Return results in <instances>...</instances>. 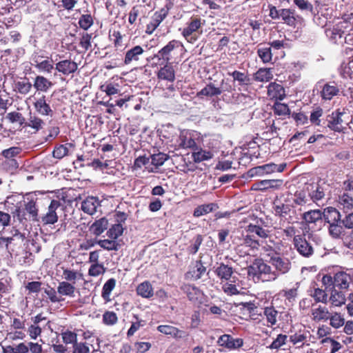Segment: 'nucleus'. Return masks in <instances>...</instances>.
<instances>
[{
    "label": "nucleus",
    "instance_id": "1",
    "mask_svg": "<svg viewBox=\"0 0 353 353\" xmlns=\"http://www.w3.org/2000/svg\"><path fill=\"white\" fill-rule=\"evenodd\" d=\"M248 274L262 282H272L277 279L273 267L262 259H256L252 264L248 267Z\"/></svg>",
    "mask_w": 353,
    "mask_h": 353
},
{
    "label": "nucleus",
    "instance_id": "2",
    "mask_svg": "<svg viewBox=\"0 0 353 353\" xmlns=\"http://www.w3.org/2000/svg\"><path fill=\"white\" fill-rule=\"evenodd\" d=\"M268 262L273 267L274 272L276 273L277 279L281 275L288 273L292 268V263L290 259L281 256L280 254L271 256Z\"/></svg>",
    "mask_w": 353,
    "mask_h": 353
},
{
    "label": "nucleus",
    "instance_id": "3",
    "mask_svg": "<svg viewBox=\"0 0 353 353\" xmlns=\"http://www.w3.org/2000/svg\"><path fill=\"white\" fill-rule=\"evenodd\" d=\"M205 22V21H203ZM201 19L199 17H192L190 21L187 23V27L184 28L182 30V35L190 43H194L197 40L196 33L201 28L202 24Z\"/></svg>",
    "mask_w": 353,
    "mask_h": 353
},
{
    "label": "nucleus",
    "instance_id": "4",
    "mask_svg": "<svg viewBox=\"0 0 353 353\" xmlns=\"http://www.w3.org/2000/svg\"><path fill=\"white\" fill-rule=\"evenodd\" d=\"M293 245L298 253L305 258H310L314 254V248L302 235L294 236Z\"/></svg>",
    "mask_w": 353,
    "mask_h": 353
},
{
    "label": "nucleus",
    "instance_id": "5",
    "mask_svg": "<svg viewBox=\"0 0 353 353\" xmlns=\"http://www.w3.org/2000/svg\"><path fill=\"white\" fill-rule=\"evenodd\" d=\"M285 167V163H281L279 165L273 163H268L250 169L248 171V174L250 176H254L255 175L261 176L264 174H272L275 172H281L284 170Z\"/></svg>",
    "mask_w": 353,
    "mask_h": 353
},
{
    "label": "nucleus",
    "instance_id": "6",
    "mask_svg": "<svg viewBox=\"0 0 353 353\" xmlns=\"http://www.w3.org/2000/svg\"><path fill=\"white\" fill-rule=\"evenodd\" d=\"M217 344L228 350H236L243 345L244 341L241 338H233L231 335L225 334L218 339Z\"/></svg>",
    "mask_w": 353,
    "mask_h": 353
},
{
    "label": "nucleus",
    "instance_id": "7",
    "mask_svg": "<svg viewBox=\"0 0 353 353\" xmlns=\"http://www.w3.org/2000/svg\"><path fill=\"white\" fill-rule=\"evenodd\" d=\"M261 250L264 252L265 255L269 259L271 256L276 255V254H281V247L282 245L281 241L275 242L271 236L268 237V239L262 241Z\"/></svg>",
    "mask_w": 353,
    "mask_h": 353
},
{
    "label": "nucleus",
    "instance_id": "8",
    "mask_svg": "<svg viewBox=\"0 0 353 353\" xmlns=\"http://www.w3.org/2000/svg\"><path fill=\"white\" fill-rule=\"evenodd\" d=\"M330 311L325 305L312 304L310 317L314 322H326L330 318Z\"/></svg>",
    "mask_w": 353,
    "mask_h": 353
},
{
    "label": "nucleus",
    "instance_id": "9",
    "mask_svg": "<svg viewBox=\"0 0 353 353\" xmlns=\"http://www.w3.org/2000/svg\"><path fill=\"white\" fill-rule=\"evenodd\" d=\"M54 69L64 76L74 73L78 69L77 63L70 59L59 61L55 64Z\"/></svg>",
    "mask_w": 353,
    "mask_h": 353
},
{
    "label": "nucleus",
    "instance_id": "10",
    "mask_svg": "<svg viewBox=\"0 0 353 353\" xmlns=\"http://www.w3.org/2000/svg\"><path fill=\"white\" fill-rule=\"evenodd\" d=\"M340 90L334 82L325 83L321 86L320 97L323 101H330L339 94Z\"/></svg>",
    "mask_w": 353,
    "mask_h": 353
},
{
    "label": "nucleus",
    "instance_id": "11",
    "mask_svg": "<svg viewBox=\"0 0 353 353\" xmlns=\"http://www.w3.org/2000/svg\"><path fill=\"white\" fill-rule=\"evenodd\" d=\"M343 113L342 112H340L339 110L334 111L332 112L331 114L327 116V127L337 132H341L343 131V119L342 116Z\"/></svg>",
    "mask_w": 353,
    "mask_h": 353
},
{
    "label": "nucleus",
    "instance_id": "12",
    "mask_svg": "<svg viewBox=\"0 0 353 353\" xmlns=\"http://www.w3.org/2000/svg\"><path fill=\"white\" fill-rule=\"evenodd\" d=\"M61 206L58 200H52L48 206V212L42 217V222L44 224H54L58 221V216L56 210Z\"/></svg>",
    "mask_w": 353,
    "mask_h": 353
},
{
    "label": "nucleus",
    "instance_id": "13",
    "mask_svg": "<svg viewBox=\"0 0 353 353\" xmlns=\"http://www.w3.org/2000/svg\"><path fill=\"white\" fill-rule=\"evenodd\" d=\"M283 183L280 179H269L257 181L252 185L251 190L263 191L268 189H279Z\"/></svg>",
    "mask_w": 353,
    "mask_h": 353
},
{
    "label": "nucleus",
    "instance_id": "14",
    "mask_svg": "<svg viewBox=\"0 0 353 353\" xmlns=\"http://www.w3.org/2000/svg\"><path fill=\"white\" fill-rule=\"evenodd\" d=\"M143 53L144 50L141 46H135L125 52L123 62L125 65H129L134 61H138Z\"/></svg>",
    "mask_w": 353,
    "mask_h": 353
},
{
    "label": "nucleus",
    "instance_id": "15",
    "mask_svg": "<svg viewBox=\"0 0 353 353\" xmlns=\"http://www.w3.org/2000/svg\"><path fill=\"white\" fill-rule=\"evenodd\" d=\"M215 273L217 276L225 281L230 280L232 283H236L237 278L233 276V268L224 263H221L219 267L215 270Z\"/></svg>",
    "mask_w": 353,
    "mask_h": 353
},
{
    "label": "nucleus",
    "instance_id": "16",
    "mask_svg": "<svg viewBox=\"0 0 353 353\" xmlns=\"http://www.w3.org/2000/svg\"><path fill=\"white\" fill-rule=\"evenodd\" d=\"M179 42L176 40L170 41L165 46L162 48L157 54L159 59H163L165 62L168 63L171 59V53L176 48L179 46Z\"/></svg>",
    "mask_w": 353,
    "mask_h": 353
},
{
    "label": "nucleus",
    "instance_id": "17",
    "mask_svg": "<svg viewBox=\"0 0 353 353\" xmlns=\"http://www.w3.org/2000/svg\"><path fill=\"white\" fill-rule=\"evenodd\" d=\"M274 210L276 216H279L281 219L288 220L289 223L293 221V217L292 216L291 213H294V212L292 211V206L290 205L274 203Z\"/></svg>",
    "mask_w": 353,
    "mask_h": 353
},
{
    "label": "nucleus",
    "instance_id": "18",
    "mask_svg": "<svg viewBox=\"0 0 353 353\" xmlns=\"http://www.w3.org/2000/svg\"><path fill=\"white\" fill-rule=\"evenodd\" d=\"M268 95L271 99L281 101L285 97V89L281 84L271 83L268 87Z\"/></svg>",
    "mask_w": 353,
    "mask_h": 353
},
{
    "label": "nucleus",
    "instance_id": "19",
    "mask_svg": "<svg viewBox=\"0 0 353 353\" xmlns=\"http://www.w3.org/2000/svg\"><path fill=\"white\" fill-rule=\"evenodd\" d=\"M322 216L325 222L329 224L342 221L341 213L333 207L325 208L322 212Z\"/></svg>",
    "mask_w": 353,
    "mask_h": 353
},
{
    "label": "nucleus",
    "instance_id": "20",
    "mask_svg": "<svg viewBox=\"0 0 353 353\" xmlns=\"http://www.w3.org/2000/svg\"><path fill=\"white\" fill-rule=\"evenodd\" d=\"M100 206L99 200L94 196H89L81 203V210L88 214L92 215Z\"/></svg>",
    "mask_w": 353,
    "mask_h": 353
},
{
    "label": "nucleus",
    "instance_id": "21",
    "mask_svg": "<svg viewBox=\"0 0 353 353\" xmlns=\"http://www.w3.org/2000/svg\"><path fill=\"white\" fill-rule=\"evenodd\" d=\"M352 278L345 272H339L334 276V286L340 289H347Z\"/></svg>",
    "mask_w": 353,
    "mask_h": 353
},
{
    "label": "nucleus",
    "instance_id": "22",
    "mask_svg": "<svg viewBox=\"0 0 353 353\" xmlns=\"http://www.w3.org/2000/svg\"><path fill=\"white\" fill-rule=\"evenodd\" d=\"M34 106L39 114L43 116H52L53 111L50 105L47 103L45 96L38 99L34 103Z\"/></svg>",
    "mask_w": 353,
    "mask_h": 353
},
{
    "label": "nucleus",
    "instance_id": "23",
    "mask_svg": "<svg viewBox=\"0 0 353 353\" xmlns=\"http://www.w3.org/2000/svg\"><path fill=\"white\" fill-rule=\"evenodd\" d=\"M221 94V90L219 87H216L212 83H208L203 88L197 92L196 96L203 99V97H213L219 96Z\"/></svg>",
    "mask_w": 353,
    "mask_h": 353
},
{
    "label": "nucleus",
    "instance_id": "24",
    "mask_svg": "<svg viewBox=\"0 0 353 353\" xmlns=\"http://www.w3.org/2000/svg\"><path fill=\"white\" fill-rule=\"evenodd\" d=\"M157 330L166 335H170L175 339H181L185 336V332L177 327L170 325H161L157 327Z\"/></svg>",
    "mask_w": 353,
    "mask_h": 353
},
{
    "label": "nucleus",
    "instance_id": "25",
    "mask_svg": "<svg viewBox=\"0 0 353 353\" xmlns=\"http://www.w3.org/2000/svg\"><path fill=\"white\" fill-rule=\"evenodd\" d=\"M157 77L159 79L173 82L175 80V72L172 65L170 64L165 65L159 70Z\"/></svg>",
    "mask_w": 353,
    "mask_h": 353
},
{
    "label": "nucleus",
    "instance_id": "26",
    "mask_svg": "<svg viewBox=\"0 0 353 353\" xmlns=\"http://www.w3.org/2000/svg\"><path fill=\"white\" fill-rule=\"evenodd\" d=\"M192 157L195 163L208 161L214 157V152L211 150L196 148L192 154Z\"/></svg>",
    "mask_w": 353,
    "mask_h": 353
},
{
    "label": "nucleus",
    "instance_id": "27",
    "mask_svg": "<svg viewBox=\"0 0 353 353\" xmlns=\"http://www.w3.org/2000/svg\"><path fill=\"white\" fill-rule=\"evenodd\" d=\"M308 195H310V201L314 202L319 201L323 199L325 196L323 188L319 185L315 186L310 184L306 186Z\"/></svg>",
    "mask_w": 353,
    "mask_h": 353
},
{
    "label": "nucleus",
    "instance_id": "28",
    "mask_svg": "<svg viewBox=\"0 0 353 353\" xmlns=\"http://www.w3.org/2000/svg\"><path fill=\"white\" fill-rule=\"evenodd\" d=\"M292 199V203L298 205H305L310 204V195H308L307 188L305 190L296 191Z\"/></svg>",
    "mask_w": 353,
    "mask_h": 353
},
{
    "label": "nucleus",
    "instance_id": "29",
    "mask_svg": "<svg viewBox=\"0 0 353 353\" xmlns=\"http://www.w3.org/2000/svg\"><path fill=\"white\" fill-rule=\"evenodd\" d=\"M45 125L44 121L35 114L30 113L28 121H25L24 125L32 128L35 132L41 130Z\"/></svg>",
    "mask_w": 353,
    "mask_h": 353
},
{
    "label": "nucleus",
    "instance_id": "30",
    "mask_svg": "<svg viewBox=\"0 0 353 353\" xmlns=\"http://www.w3.org/2000/svg\"><path fill=\"white\" fill-rule=\"evenodd\" d=\"M302 219L307 224L316 223L323 219L322 212L320 210H310L303 214Z\"/></svg>",
    "mask_w": 353,
    "mask_h": 353
},
{
    "label": "nucleus",
    "instance_id": "31",
    "mask_svg": "<svg viewBox=\"0 0 353 353\" xmlns=\"http://www.w3.org/2000/svg\"><path fill=\"white\" fill-rule=\"evenodd\" d=\"M342 223H333L329 224L328 232L330 236L334 239H342L345 234V230Z\"/></svg>",
    "mask_w": 353,
    "mask_h": 353
},
{
    "label": "nucleus",
    "instance_id": "32",
    "mask_svg": "<svg viewBox=\"0 0 353 353\" xmlns=\"http://www.w3.org/2000/svg\"><path fill=\"white\" fill-rule=\"evenodd\" d=\"M137 294L146 299L151 298L154 295L153 288L149 281L140 283L137 288Z\"/></svg>",
    "mask_w": 353,
    "mask_h": 353
},
{
    "label": "nucleus",
    "instance_id": "33",
    "mask_svg": "<svg viewBox=\"0 0 353 353\" xmlns=\"http://www.w3.org/2000/svg\"><path fill=\"white\" fill-rule=\"evenodd\" d=\"M166 17L165 12H156L152 17V21L147 25L146 32L152 34L154 30L160 25Z\"/></svg>",
    "mask_w": 353,
    "mask_h": 353
},
{
    "label": "nucleus",
    "instance_id": "34",
    "mask_svg": "<svg viewBox=\"0 0 353 353\" xmlns=\"http://www.w3.org/2000/svg\"><path fill=\"white\" fill-rule=\"evenodd\" d=\"M218 208L217 204L214 203L201 205L194 209L193 215L195 217H199L216 210Z\"/></svg>",
    "mask_w": 353,
    "mask_h": 353
},
{
    "label": "nucleus",
    "instance_id": "35",
    "mask_svg": "<svg viewBox=\"0 0 353 353\" xmlns=\"http://www.w3.org/2000/svg\"><path fill=\"white\" fill-rule=\"evenodd\" d=\"M254 79L259 82H268L273 79L272 71L270 68H260L254 74Z\"/></svg>",
    "mask_w": 353,
    "mask_h": 353
},
{
    "label": "nucleus",
    "instance_id": "36",
    "mask_svg": "<svg viewBox=\"0 0 353 353\" xmlns=\"http://www.w3.org/2000/svg\"><path fill=\"white\" fill-rule=\"evenodd\" d=\"M33 85L34 88L38 91L46 92L52 86V83L43 76H37L34 79Z\"/></svg>",
    "mask_w": 353,
    "mask_h": 353
},
{
    "label": "nucleus",
    "instance_id": "37",
    "mask_svg": "<svg viewBox=\"0 0 353 353\" xmlns=\"http://www.w3.org/2000/svg\"><path fill=\"white\" fill-rule=\"evenodd\" d=\"M183 290L187 294L188 299L191 301H196L202 296L201 290L194 285H185L183 286Z\"/></svg>",
    "mask_w": 353,
    "mask_h": 353
},
{
    "label": "nucleus",
    "instance_id": "38",
    "mask_svg": "<svg viewBox=\"0 0 353 353\" xmlns=\"http://www.w3.org/2000/svg\"><path fill=\"white\" fill-rule=\"evenodd\" d=\"M263 315L268 326H273L277 322L278 311L273 306H268L263 309Z\"/></svg>",
    "mask_w": 353,
    "mask_h": 353
},
{
    "label": "nucleus",
    "instance_id": "39",
    "mask_svg": "<svg viewBox=\"0 0 353 353\" xmlns=\"http://www.w3.org/2000/svg\"><path fill=\"white\" fill-rule=\"evenodd\" d=\"M74 290L75 287L66 281L59 283L57 288V292L59 294L71 297L74 296Z\"/></svg>",
    "mask_w": 353,
    "mask_h": 353
},
{
    "label": "nucleus",
    "instance_id": "40",
    "mask_svg": "<svg viewBox=\"0 0 353 353\" xmlns=\"http://www.w3.org/2000/svg\"><path fill=\"white\" fill-rule=\"evenodd\" d=\"M246 232L250 234H255L258 236L266 239L269 236V231L262 227L254 224H249L246 228Z\"/></svg>",
    "mask_w": 353,
    "mask_h": 353
},
{
    "label": "nucleus",
    "instance_id": "41",
    "mask_svg": "<svg viewBox=\"0 0 353 353\" xmlns=\"http://www.w3.org/2000/svg\"><path fill=\"white\" fill-rule=\"evenodd\" d=\"M339 203L344 211L353 209V196L348 193H343L339 197Z\"/></svg>",
    "mask_w": 353,
    "mask_h": 353
},
{
    "label": "nucleus",
    "instance_id": "42",
    "mask_svg": "<svg viewBox=\"0 0 353 353\" xmlns=\"http://www.w3.org/2000/svg\"><path fill=\"white\" fill-rule=\"evenodd\" d=\"M116 285V280L114 279H108L103 286L101 296L105 301H110V294Z\"/></svg>",
    "mask_w": 353,
    "mask_h": 353
},
{
    "label": "nucleus",
    "instance_id": "43",
    "mask_svg": "<svg viewBox=\"0 0 353 353\" xmlns=\"http://www.w3.org/2000/svg\"><path fill=\"white\" fill-rule=\"evenodd\" d=\"M332 305L340 307L345 303V297L343 292L333 290L329 299Z\"/></svg>",
    "mask_w": 353,
    "mask_h": 353
},
{
    "label": "nucleus",
    "instance_id": "44",
    "mask_svg": "<svg viewBox=\"0 0 353 353\" xmlns=\"http://www.w3.org/2000/svg\"><path fill=\"white\" fill-rule=\"evenodd\" d=\"M108 221L105 218H101L96 221L91 226L93 233L96 235H100L108 228Z\"/></svg>",
    "mask_w": 353,
    "mask_h": 353
},
{
    "label": "nucleus",
    "instance_id": "45",
    "mask_svg": "<svg viewBox=\"0 0 353 353\" xmlns=\"http://www.w3.org/2000/svg\"><path fill=\"white\" fill-rule=\"evenodd\" d=\"M329 316H330V318L328 320L330 321V325L332 327H334L335 329H338L344 325L345 319L340 313H338V312L331 313L330 312Z\"/></svg>",
    "mask_w": 353,
    "mask_h": 353
},
{
    "label": "nucleus",
    "instance_id": "46",
    "mask_svg": "<svg viewBox=\"0 0 353 353\" xmlns=\"http://www.w3.org/2000/svg\"><path fill=\"white\" fill-rule=\"evenodd\" d=\"M97 244L104 250L108 251H117L119 248V244L115 241V239H103L97 241Z\"/></svg>",
    "mask_w": 353,
    "mask_h": 353
},
{
    "label": "nucleus",
    "instance_id": "47",
    "mask_svg": "<svg viewBox=\"0 0 353 353\" xmlns=\"http://www.w3.org/2000/svg\"><path fill=\"white\" fill-rule=\"evenodd\" d=\"M257 54L261 61L265 63H270L272 59L271 47H260L257 50Z\"/></svg>",
    "mask_w": 353,
    "mask_h": 353
},
{
    "label": "nucleus",
    "instance_id": "48",
    "mask_svg": "<svg viewBox=\"0 0 353 353\" xmlns=\"http://www.w3.org/2000/svg\"><path fill=\"white\" fill-rule=\"evenodd\" d=\"M206 268L203 265L201 261H196L193 270L189 273L191 274L192 278L194 280L199 279L202 275L205 272Z\"/></svg>",
    "mask_w": 353,
    "mask_h": 353
},
{
    "label": "nucleus",
    "instance_id": "49",
    "mask_svg": "<svg viewBox=\"0 0 353 353\" xmlns=\"http://www.w3.org/2000/svg\"><path fill=\"white\" fill-rule=\"evenodd\" d=\"M280 19L284 21L285 23L289 26H294L296 19L294 17V12L290 9H281L280 10Z\"/></svg>",
    "mask_w": 353,
    "mask_h": 353
},
{
    "label": "nucleus",
    "instance_id": "50",
    "mask_svg": "<svg viewBox=\"0 0 353 353\" xmlns=\"http://www.w3.org/2000/svg\"><path fill=\"white\" fill-rule=\"evenodd\" d=\"M73 144L70 143H65L64 145H60L59 146L54 148L53 151V157L57 159H62L65 156L68 155L70 148H72Z\"/></svg>",
    "mask_w": 353,
    "mask_h": 353
},
{
    "label": "nucleus",
    "instance_id": "51",
    "mask_svg": "<svg viewBox=\"0 0 353 353\" xmlns=\"http://www.w3.org/2000/svg\"><path fill=\"white\" fill-rule=\"evenodd\" d=\"M36 68L41 72L50 73L54 68V66L52 61H50L49 59L47 58L42 61H36Z\"/></svg>",
    "mask_w": 353,
    "mask_h": 353
},
{
    "label": "nucleus",
    "instance_id": "52",
    "mask_svg": "<svg viewBox=\"0 0 353 353\" xmlns=\"http://www.w3.org/2000/svg\"><path fill=\"white\" fill-rule=\"evenodd\" d=\"M288 336L285 334H278L276 338L268 347L271 350H279L282 346L286 344L288 341Z\"/></svg>",
    "mask_w": 353,
    "mask_h": 353
},
{
    "label": "nucleus",
    "instance_id": "53",
    "mask_svg": "<svg viewBox=\"0 0 353 353\" xmlns=\"http://www.w3.org/2000/svg\"><path fill=\"white\" fill-rule=\"evenodd\" d=\"M123 232V228L121 223L114 224L107 232V236L112 239H117L122 235Z\"/></svg>",
    "mask_w": 353,
    "mask_h": 353
},
{
    "label": "nucleus",
    "instance_id": "54",
    "mask_svg": "<svg viewBox=\"0 0 353 353\" xmlns=\"http://www.w3.org/2000/svg\"><path fill=\"white\" fill-rule=\"evenodd\" d=\"M311 296L314 299L316 303H327V294L323 290L319 288H315Z\"/></svg>",
    "mask_w": 353,
    "mask_h": 353
},
{
    "label": "nucleus",
    "instance_id": "55",
    "mask_svg": "<svg viewBox=\"0 0 353 353\" xmlns=\"http://www.w3.org/2000/svg\"><path fill=\"white\" fill-rule=\"evenodd\" d=\"M230 75L233 77L234 81H237L239 85H248L250 83L249 77L244 72L235 70L230 73Z\"/></svg>",
    "mask_w": 353,
    "mask_h": 353
},
{
    "label": "nucleus",
    "instance_id": "56",
    "mask_svg": "<svg viewBox=\"0 0 353 353\" xmlns=\"http://www.w3.org/2000/svg\"><path fill=\"white\" fill-rule=\"evenodd\" d=\"M118 317L115 312L106 311L103 314V323L106 325H114L117 323Z\"/></svg>",
    "mask_w": 353,
    "mask_h": 353
},
{
    "label": "nucleus",
    "instance_id": "57",
    "mask_svg": "<svg viewBox=\"0 0 353 353\" xmlns=\"http://www.w3.org/2000/svg\"><path fill=\"white\" fill-rule=\"evenodd\" d=\"M243 243L244 245L251 248L253 250L258 249L260 246L259 241L255 239L254 234L250 233H248L243 236Z\"/></svg>",
    "mask_w": 353,
    "mask_h": 353
},
{
    "label": "nucleus",
    "instance_id": "58",
    "mask_svg": "<svg viewBox=\"0 0 353 353\" xmlns=\"http://www.w3.org/2000/svg\"><path fill=\"white\" fill-rule=\"evenodd\" d=\"M168 159V156L166 154L159 152L151 155V163L156 167H159L163 165Z\"/></svg>",
    "mask_w": 353,
    "mask_h": 353
},
{
    "label": "nucleus",
    "instance_id": "59",
    "mask_svg": "<svg viewBox=\"0 0 353 353\" xmlns=\"http://www.w3.org/2000/svg\"><path fill=\"white\" fill-rule=\"evenodd\" d=\"M79 24L84 30H88L93 24V19L90 14H83L79 18Z\"/></svg>",
    "mask_w": 353,
    "mask_h": 353
},
{
    "label": "nucleus",
    "instance_id": "60",
    "mask_svg": "<svg viewBox=\"0 0 353 353\" xmlns=\"http://www.w3.org/2000/svg\"><path fill=\"white\" fill-rule=\"evenodd\" d=\"M274 112L279 116H285L290 114V109L288 105L276 102L274 105Z\"/></svg>",
    "mask_w": 353,
    "mask_h": 353
},
{
    "label": "nucleus",
    "instance_id": "61",
    "mask_svg": "<svg viewBox=\"0 0 353 353\" xmlns=\"http://www.w3.org/2000/svg\"><path fill=\"white\" fill-rule=\"evenodd\" d=\"M105 272V268L102 264L93 263L89 268L88 274L91 276H98Z\"/></svg>",
    "mask_w": 353,
    "mask_h": 353
},
{
    "label": "nucleus",
    "instance_id": "62",
    "mask_svg": "<svg viewBox=\"0 0 353 353\" xmlns=\"http://www.w3.org/2000/svg\"><path fill=\"white\" fill-rule=\"evenodd\" d=\"M63 341L65 344H74L77 341V335L71 331H65L61 334Z\"/></svg>",
    "mask_w": 353,
    "mask_h": 353
},
{
    "label": "nucleus",
    "instance_id": "63",
    "mask_svg": "<svg viewBox=\"0 0 353 353\" xmlns=\"http://www.w3.org/2000/svg\"><path fill=\"white\" fill-rule=\"evenodd\" d=\"M322 114H323V109L320 107H316L311 112V114L310 117V122L316 125H319L320 122H321L319 118L322 116Z\"/></svg>",
    "mask_w": 353,
    "mask_h": 353
},
{
    "label": "nucleus",
    "instance_id": "64",
    "mask_svg": "<svg viewBox=\"0 0 353 353\" xmlns=\"http://www.w3.org/2000/svg\"><path fill=\"white\" fill-rule=\"evenodd\" d=\"M7 118L11 123H19L21 125L25 123V118L20 112H12L8 114Z\"/></svg>",
    "mask_w": 353,
    "mask_h": 353
}]
</instances>
